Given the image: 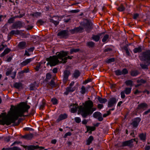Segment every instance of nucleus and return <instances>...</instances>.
<instances>
[{
  "instance_id": "obj_1",
  "label": "nucleus",
  "mask_w": 150,
  "mask_h": 150,
  "mask_svg": "<svg viewBox=\"0 0 150 150\" xmlns=\"http://www.w3.org/2000/svg\"><path fill=\"white\" fill-rule=\"evenodd\" d=\"M30 108L29 106L24 103L17 106L11 107L7 115L6 113H2L0 115V125H8L14 123L19 117L24 116V113L27 112Z\"/></svg>"
},
{
  "instance_id": "obj_2",
  "label": "nucleus",
  "mask_w": 150,
  "mask_h": 150,
  "mask_svg": "<svg viewBox=\"0 0 150 150\" xmlns=\"http://www.w3.org/2000/svg\"><path fill=\"white\" fill-rule=\"evenodd\" d=\"M73 105L74 107L71 109V112L74 113L77 110L78 113L84 117L88 115L91 114L93 112L96 110V108H92L93 103V102L90 100L87 101L84 103H83V107L80 106L79 107L76 104Z\"/></svg>"
},
{
  "instance_id": "obj_3",
  "label": "nucleus",
  "mask_w": 150,
  "mask_h": 150,
  "mask_svg": "<svg viewBox=\"0 0 150 150\" xmlns=\"http://www.w3.org/2000/svg\"><path fill=\"white\" fill-rule=\"evenodd\" d=\"M67 54V52L62 51L60 52H57L56 55L46 58V60L48 62L47 64L50 65L52 67L55 66L58 63H65L68 59H72V57L68 56L66 57Z\"/></svg>"
},
{
  "instance_id": "obj_4",
  "label": "nucleus",
  "mask_w": 150,
  "mask_h": 150,
  "mask_svg": "<svg viewBox=\"0 0 150 150\" xmlns=\"http://www.w3.org/2000/svg\"><path fill=\"white\" fill-rule=\"evenodd\" d=\"M86 23L83 25V27H79L76 28L75 30L77 32H81L83 29H85L86 31L88 32L89 30L92 28V24L87 20H86Z\"/></svg>"
},
{
  "instance_id": "obj_5",
  "label": "nucleus",
  "mask_w": 150,
  "mask_h": 150,
  "mask_svg": "<svg viewBox=\"0 0 150 150\" xmlns=\"http://www.w3.org/2000/svg\"><path fill=\"white\" fill-rule=\"evenodd\" d=\"M140 59L150 63V51H147L141 54L139 56Z\"/></svg>"
},
{
  "instance_id": "obj_6",
  "label": "nucleus",
  "mask_w": 150,
  "mask_h": 150,
  "mask_svg": "<svg viewBox=\"0 0 150 150\" xmlns=\"http://www.w3.org/2000/svg\"><path fill=\"white\" fill-rule=\"evenodd\" d=\"M117 102L115 98H114L110 99L108 103V107H110L114 106Z\"/></svg>"
},
{
  "instance_id": "obj_7",
  "label": "nucleus",
  "mask_w": 150,
  "mask_h": 150,
  "mask_svg": "<svg viewBox=\"0 0 150 150\" xmlns=\"http://www.w3.org/2000/svg\"><path fill=\"white\" fill-rule=\"evenodd\" d=\"M128 73L127 70L125 69H123L122 71L120 70H117L115 71V73L117 75H121L126 74Z\"/></svg>"
},
{
  "instance_id": "obj_8",
  "label": "nucleus",
  "mask_w": 150,
  "mask_h": 150,
  "mask_svg": "<svg viewBox=\"0 0 150 150\" xmlns=\"http://www.w3.org/2000/svg\"><path fill=\"white\" fill-rule=\"evenodd\" d=\"M70 74V73L69 71L66 70L64 71V76L63 80L64 83H66L67 81L68 77Z\"/></svg>"
},
{
  "instance_id": "obj_9",
  "label": "nucleus",
  "mask_w": 150,
  "mask_h": 150,
  "mask_svg": "<svg viewBox=\"0 0 150 150\" xmlns=\"http://www.w3.org/2000/svg\"><path fill=\"white\" fill-rule=\"evenodd\" d=\"M57 35L61 38H65L67 36L68 31L66 30L61 31L58 33Z\"/></svg>"
},
{
  "instance_id": "obj_10",
  "label": "nucleus",
  "mask_w": 150,
  "mask_h": 150,
  "mask_svg": "<svg viewBox=\"0 0 150 150\" xmlns=\"http://www.w3.org/2000/svg\"><path fill=\"white\" fill-rule=\"evenodd\" d=\"M147 107L148 105L146 103H141L138 105L137 109L139 110H142Z\"/></svg>"
},
{
  "instance_id": "obj_11",
  "label": "nucleus",
  "mask_w": 150,
  "mask_h": 150,
  "mask_svg": "<svg viewBox=\"0 0 150 150\" xmlns=\"http://www.w3.org/2000/svg\"><path fill=\"white\" fill-rule=\"evenodd\" d=\"M75 90V87H71L69 86L67 88L66 91L64 93L66 95H67L69 92H73Z\"/></svg>"
},
{
  "instance_id": "obj_12",
  "label": "nucleus",
  "mask_w": 150,
  "mask_h": 150,
  "mask_svg": "<svg viewBox=\"0 0 150 150\" xmlns=\"http://www.w3.org/2000/svg\"><path fill=\"white\" fill-rule=\"evenodd\" d=\"M140 119L139 118L134 119L132 123V125L134 127H137L140 121Z\"/></svg>"
},
{
  "instance_id": "obj_13",
  "label": "nucleus",
  "mask_w": 150,
  "mask_h": 150,
  "mask_svg": "<svg viewBox=\"0 0 150 150\" xmlns=\"http://www.w3.org/2000/svg\"><path fill=\"white\" fill-rule=\"evenodd\" d=\"M67 115L65 113L62 114L59 116L57 120L58 122L66 119L67 117Z\"/></svg>"
},
{
  "instance_id": "obj_14",
  "label": "nucleus",
  "mask_w": 150,
  "mask_h": 150,
  "mask_svg": "<svg viewBox=\"0 0 150 150\" xmlns=\"http://www.w3.org/2000/svg\"><path fill=\"white\" fill-rule=\"evenodd\" d=\"M134 141V139H132L130 140L125 142L123 143V145L124 146H131L132 143Z\"/></svg>"
},
{
  "instance_id": "obj_15",
  "label": "nucleus",
  "mask_w": 150,
  "mask_h": 150,
  "mask_svg": "<svg viewBox=\"0 0 150 150\" xmlns=\"http://www.w3.org/2000/svg\"><path fill=\"white\" fill-rule=\"evenodd\" d=\"M18 47L21 49H23L26 47V43L24 41L21 42L18 45Z\"/></svg>"
},
{
  "instance_id": "obj_16",
  "label": "nucleus",
  "mask_w": 150,
  "mask_h": 150,
  "mask_svg": "<svg viewBox=\"0 0 150 150\" xmlns=\"http://www.w3.org/2000/svg\"><path fill=\"white\" fill-rule=\"evenodd\" d=\"M33 59V58L28 59L22 62L21 64L23 66H24L31 62Z\"/></svg>"
},
{
  "instance_id": "obj_17",
  "label": "nucleus",
  "mask_w": 150,
  "mask_h": 150,
  "mask_svg": "<svg viewBox=\"0 0 150 150\" xmlns=\"http://www.w3.org/2000/svg\"><path fill=\"white\" fill-rule=\"evenodd\" d=\"M21 33V31L19 30H12L10 33L11 35H17Z\"/></svg>"
},
{
  "instance_id": "obj_18",
  "label": "nucleus",
  "mask_w": 150,
  "mask_h": 150,
  "mask_svg": "<svg viewBox=\"0 0 150 150\" xmlns=\"http://www.w3.org/2000/svg\"><path fill=\"white\" fill-rule=\"evenodd\" d=\"M142 51V47L139 46L135 48L133 50V52L134 53H137L141 52Z\"/></svg>"
},
{
  "instance_id": "obj_19",
  "label": "nucleus",
  "mask_w": 150,
  "mask_h": 150,
  "mask_svg": "<svg viewBox=\"0 0 150 150\" xmlns=\"http://www.w3.org/2000/svg\"><path fill=\"white\" fill-rule=\"evenodd\" d=\"M93 140V138L92 136H90L86 141V144L89 145Z\"/></svg>"
},
{
  "instance_id": "obj_20",
  "label": "nucleus",
  "mask_w": 150,
  "mask_h": 150,
  "mask_svg": "<svg viewBox=\"0 0 150 150\" xmlns=\"http://www.w3.org/2000/svg\"><path fill=\"white\" fill-rule=\"evenodd\" d=\"M14 86L17 88H19L22 87V84L21 83H16L14 84Z\"/></svg>"
},
{
  "instance_id": "obj_21",
  "label": "nucleus",
  "mask_w": 150,
  "mask_h": 150,
  "mask_svg": "<svg viewBox=\"0 0 150 150\" xmlns=\"http://www.w3.org/2000/svg\"><path fill=\"white\" fill-rule=\"evenodd\" d=\"M86 128H87V132L90 131L91 132V131H94L95 129L94 127H90L89 126H86Z\"/></svg>"
},
{
  "instance_id": "obj_22",
  "label": "nucleus",
  "mask_w": 150,
  "mask_h": 150,
  "mask_svg": "<svg viewBox=\"0 0 150 150\" xmlns=\"http://www.w3.org/2000/svg\"><path fill=\"white\" fill-rule=\"evenodd\" d=\"M80 73L79 71L78 70H76L74 72L73 75V76L76 78H77L80 75Z\"/></svg>"
},
{
  "instance_id": "obj_23",
  "label": "nucleus",
  "mask_w": 150,
  "mask_h": 150,
  "mask_svg": "<svg viewBox=\"0 0 150 150\" xmlns=\"http://www.w3.org/2000/svg\"><path fill=\"white\" fill-rule=\"evenodd\" d=\"M38 146H30L27 147V149L28 150H33L38 148Z\"/></svg>"
},
{
  "instance_id": "obj_24",
  "label": "nucleus",
  "mask_w": 150,
  "mask_h": 150,
  "mask_svg": "<svg viewBox=\"0 0 150 150\" xmlns=\"http://www.w3.org/2000/svg\"><path fill=\"white\" fill-rule=\"evenodd\" d=\"M92 38L95 41L97 42L100 39V35H93L92 36Z\"/></svg>"
},
{
  "instance_id": "obj_25",
  "label": "nucleus",
  "mask_w": 150,
  "mask_h": 150,
  "mask_svg": "<svg viewBox=\"0 0 150 150\" xmlns=\"http://www.w3.org/2000/svg\"><path fill=\"white\" fill-rule=\"evenodd\" d=\"M98 100L101 103H105L107 101V100L105 98H103L100 97L98 98Z\"/></svg>"
},
{
  "instance_id": "obj_26",
  "label": "nucleus",
  "mask_w": 150,
  "mask_h": 150,
  "mask_svg": "<svg viewBox=\"0 0 150 150\" xmlns=\"http://www.w3.org/2000/svg\"><path fill=\"white\" fill-rule=\"evenodd\" d=\"M33 137V135L32 134H27L24 136L23 137L27 139H32Z\"/></svg>"
},
{
  "instance_id": "obj_27",
  "label": "nucleus",
  "mask_w": 150,
  "mask_h": 150,
  "mask_svg": "<svg viewBox=\"0 0 150 150\" xmlns=\"http://www.w3.org/2000/svg\"><path fill=\"white\" fill-rule=\"evenodd\" d=\"M125 83L126 85L127 86H132L133 85V81L131 80H128L126 81Z\"/></svg>"
},
{
  "instance_id": "obj_28",
  "label": "nucleus",
  "mask_w": 150,
  "mask_h": 150,
  "mask_svg": "<svg viewBox=\"0 0 150 150\" xmlns=\"http://www.w3.org/2000/svg\"><path fill=\"white\" fill-rule=\"evenodd\" d=\"M131 90V88H125V92L126 94H128L130 93Z\"/></svg>"
},
{
  "instance_id": "obj_29",
  "label": "nucleus",
  "mask_w": 150,
  "mask_h": 150,
  "mask_svg": "<svg viewBox=\"0 0 150 150\" xmlns=\"http://www.w3.org/2000/svg\"><path fill=\"white\" fill-rule=\"evenodd\" d=\"M139 137L142 140L144 141L146 139V135L143 134H141Z\"/></svg>"
},
{
  "instance_id": "obj_30",
  "label": "nucleus",
  "mask_w": 150,
  "mask_h": 150,
  "mask_svg": "<svg viewBox=\"0 0 150 150\" xmlns=\"http://www.w3.org/2000/svg\"><path fill=\"white\" fill-rule=\"evenodd\" d=\"M10 51V49L7 48L4 51V52L1 54V56H3L4 55L8 53Z\"/></svg>"
},
{
  "instance_id": "obj_31",
  "label": "nucleus",
  "mask_w": 150,
  "mask_h": 150,
  "mask_svg": "<svg viewBox=\"0 0 150 150\" xmlns=\"http://www.w3.org/2000/svg\"><path fill=\"white\" fill-rule=\"evenodd\" d=\"M94 117H98L99 116H101V114L98 112H96L93 114Z\"/></svg>"
},
{
  "instance_id": "obj_32",
  "label": "nucleus",
  "mask_w": 150,
  "mask_h": 150,
  "mask_svg": "<svg viewBox=\"0 0 150 150\" xmlns=\"http://www.w3.org/2000/svg\"><path fill=\"white\" fill-rule=\"evenodd\" d=\"M138 74V72L137 71H133L131 72V75L133 76H136Z\"/></svg>"
},
{
  "instance_id": "obj_33",
  "label": "nucleus",
  "mask_w": 150,
  "mask_h": 150,
  "mask_svg": "<svg viewBox=\"0 0 150 150\" xmlns=\"http://www.w3.org/2000/svg\"><path fill=\"white\" fill-rule=\"evenodd\" d=\"M109 38V36L108 35H105L102 39V41L103 42H105Z\"/></svg>"
},
{
  "instance_id": "obj_34",
  "label": "nucleus",
  "mask_w": 150,
  "mask_h": 150,
  "mask_svg": "<svg viewBox=\"0 0 150 150\" xmlns=\"http://www.w3.org/2000/svg\"><path fill=\"white\" fill-rule=\"evenodd\" d=\"M51 22L53 23L56 25H57L59 23V21L58 20L55 21L54 19H51Z\"/></svg>"
},
{
  "instance_id": "obj_35",
  "label": "nucleus",
  "mask_w": 150,
  "mask_h": 150,
  "mask_svg": "<svg viewBox=\"0 0 150 150\" xmlns=\"http://www.w3.org/2000/svg\"><path fill=\"white\" fill-rule=\"evenodd\" d=\"M86 91V90L85 87L83 86H82L80 91L81 93L82 94H84L85 93Z\"/></svg>"
},
{
  "instance_id": "obj_36",
  "label": "nucleus",
  "mask_w": 150,
  "mask_h": 150,
  "mask_svg": "<svg viewBox=\"0 0 150 150\" xmlns=\"http://www.w3.org/2000/svg\"><path fill=\"white\" fill-rule=\"evenodd\" d=\"M74 119L76 123H79L81 122V120L79 117H76Z\"/></svg>"
},
{
  "instance_id": "obj_37",
  "label": "nucleus",
  "mask_w": 150,
  "mask_h": 150,
  "mask_svg": "<svg viewBox=\"0 0 150 150\" xmlns=\"http://www.w3.org/2000/svg\"><path fill=\"white\" fill-rule=\"evenodd\" d=\"M125 8L122 5H121L118 8V11H124L125 10Z\"/></svg>"
},
{
  "instance_id": "obj_38",
  "label": "nucleus",
  "mask_w": 150,
  "mask_h": 150,
  "mask_svg": "<svg viewBox=\"0 0 150 150\" xmlns=\"http://www.w3.org/2000/svg\"><path fill=\"white\" fill-rule=\"evenodd\" d=\"M51 101L53 104H56L57 103V100L56 98H52Z\"/></svg>"
},
{
  "instance_id": "obj_39",
  "label": "nucleus",
  "mask_w": 150,
  "mask_h": 150,
  "mask_svg": "<svg viewBox=\"0 0 150 150\" xmlns=\"http://www.w3.org/2000/svg\"><path fill=\"white\" fill-rule=\"evenodd\" d=\"M9 150H21V149L18 147H14L9 149Z\"/></svg>"
},
{
  "instance_id": "obj_40",
  "label": "nucleus",
  "mask_w": 150,
  "mask_h": 150,
  "mask_svg": "<svg viewBox=\"0 0 150 150\" xmlns=\"http://www.w3.org/2000/svg\"><path fill=\"white\" fill-rule=\"evenodd\" d=\"M94 43L93 42H90L87 43V45L91 47H92L94 45Z\"/></svg>"
},
{
  "instance_id": "obj_41",
  "label": "nucleus",
  "mask_w": 150,
  "mask_h": 150,
  "mask_svg": "<svg viewBox=\"0 0 150 150\" xmlns=\"http://www.w3.org/2000/svg\"><path fill=\"white\" fill-rule=\"evenodd\" d=\"M36 88V86L34 84H31L30 85V89L31 90H34Z\"/></svg>"
},
{
  "instance_id": "obj_42",
  "label": "nucleus",
  "mask_w": 150,
  "mask_h": 150,
  "mask_svg": "<svg viewBox=\"0 0 150 150\" xmlns=\"http://www.w3.org/2000/svg\"><path fill=\"white\" fill-rule=\"evenodd\" d=\"M79 50L78 49H72L71 50L70 53L72 54L73 52H76L78 51Z\"/></svg>"
},
{
  "instance_id": "obj_43",
  "label": "nucleus",
  "mask_w": 150,
  "mask_h": 150,
  "mask_svg": "<svg viewBox=\"0 0 150 150\" xmlns=\"http://www.w3.org/2000/svg\"><path fill=\"white\" fill-rule=\"evenodd\" d=\"M40 13L39 12H36L34 13L33 14V16L35 17H37L40 16Z\"/></svg>"
},
{
  "instance_id": "obj_44",
  "label": "nucleus",
  "mask_w": 150,
  "mask_h": 150,
  "mask_svg": "<svg viewBox=\"0 0 150 150\" xmlns=\"http://www.w3.org/2000/svg\"><path fill=\"white\" fill-rule=\"evenodd\" d=\"M110 114V111H108L107 112V113L104 114L103 115V117H105L109 115Z\"/></svg>"
},
{
  "instance_id": "obj_45",
  "label": "nucleus",
  "mask_w": 150,
  "mask_h": 150,
  "mask_svg": "<svg viewBox=\"0 0 150 150\" xmlns=\"http://www.w3.org/2000/svg\"><path fill=\"white\" fill-rule=\"evenodd\" d=\"M121 96L122 98H124L125 97V93L124 92H122L121 93Z\"/></svg>"
},
{
  "instance_id": "obj_46",
  "label": "nucleus",
  "mask_w": 150,
  "mask_h": 150,
  "mask_svg": "<svg viewBox=\"0 0 150 150\" xmlns=\"http://www.w3.org/2000/svg\"><path fill=\"white\" fill-rule=\"evenodd\" d=\"M71 135V133L70 132H68L66 133L64 135V137L66 138L68 136H70Z\"/></svg>"
},
{
  "instance_id": "obj_47",
  "label": "nucleus",
  "mask_w": 150,
  "mask_h": 150,
  "mask_svg": "<svg viewBox=\"0 0 150 150\" xmlns=\"http://www.w3.org/2000/svg\"><path fill=\"white\" fill-rule=\"evenodd\" d=\"M114 58H110L108 60L107 62H108V63H109V62H113L114 61Z\"/></svg>"
},
{
  "instance_id": "obj_48",
  "label": "nucleus",
  "mask_w": 150,
  "mask_h": 150,
  "mask_svg": "<svg viewBox=\"0 0 150 150\" xmlns=\"http://www.w3.org/2000/svg\"><path fill=\"white\" fill-rule=\"evenodd\" d=\"M13 18H10L8 21V22L9 23H13Z\"/></svg>"
},
{
  "instance_id": "obj_49",
  "label": "nucleus",
  "mask_w": 150,
  "mask_h": 150,
  "mask_svg": "<svg viewBox=\"0 0 150 150\" xmlns=\"http://www.w3.org/2000/svg\"><path fill=\"white\" fill-rule=\"evenodd\" d=\"M46 77L47 79H50L51 78V75L50 74L48 73V74H47Z\"/></svg>"
},
{
  "instance_id": "obj_50",
  "label": "nucleus",
  "mask_w": 150,
  "mask_h": 150,
  "mask_svg": "<svg viewBox=\"0 0 150 150\" xmlns=\"http://www.w3.org/2000/svg\"><path fill=\"white\" fill-rule=\"evenodd\" d=\"M140 66L143 69H146L147 67V66L146 65L143 64H141Z\"/></svg>"
},
{
  "instance_id": "obj_51",
  "label": "nucleus",
  "mask_w": 150,
  "mask_h": 150,
  "mask_svg": "<svg viewBox=\"0 0 150 150\" xmlns=\"http://www.w3.org/2000/svg\"><path fill=\"white\" fill-rule=\"evenodd\" d=\"M6 16H3V15H0V22L2 20V18H4L6 17Z\"/></svg>"
},
{
  "instance_id": "obj_52",
  "label": "nucleus",
  "mask_w": 150,
  "mask_h": 150,
  "mask_svg": "<svg viewBox=\"0 0 150 150\" xmlns=\"http://www.w3.org/2000/svg\"><path fill=\"white\" fill-rule=\"evenodd\" d=\"M88 122V121L86 120H84L82 121V123L83 124L85 125L87 124Z\"/></svg>"
},
{
  "instance_id": "obj_53",
  "label": "nucleus",
  "mask_w": 150,
  "mask_h": 150,
  "mask_svg": "<svg viewBox=\"0 0 150 150\" xmlns=\"http://www.w3.org/2000/svg\"><path fill=\"white\" fill-rule=\"evenodd\" d=\"M25 55H27V56H29L30 55V54L28 52L27 50H25V53L24 54Z\"/></svg>"
},
{
  "instance_id": "obj_54",
  "label": "nucleus",
  "mask_w": 150,
  "mask_h": 150,
  "mask_svg": "<svg viewBox=\"0 0 150 150\" xmlns=\"http://www.w3.org/2000/svg\"><path fill=\"white\" fill-rule=\"evenodd\" d=\"M57 68H54L52 70L53 72L54 73H55L57 72Z\"/></svg>"
},
{
  "instance_id": "obj_55",
  "label": "nucleus",
  "mask_w": 150,
  "mask_h": 150,
  "mask_svg": "<svg viewBox=\"0 0 150 150\" xmlns=\"http://www.w3.org/2000/svg\"><path fill=\"white\" fill-rule=\"evenodd\" d=\"M139 15L138 14H135L134 15L133 18L134 19H136L138 16Z\"/></svg>"
},
{
  "instance_id": "obj_56",
  "label": "nucleus",
  "mask_w": 150,
  "mask_h": 150,
  "mask_svg": "<svg viewBox=\"0 0 150 150\" xmlns=\"http://www.w3.org/2000/svg\"><path fill=\"white\" fill-rule=\"evenodd\" d=\"M98 108L101 109L103 107V105L101 104H99L98 105Z\"/></svg>"
},
{
  "instance_id": "obj_57",
  "label": "nucleus",
  "mask_w": 150,
  "mask_h": 150,
  "mask_svg": "<svg viewBox=\"0 0 150 150\" xmlns=\"http://www.w3.org/2000/svg\"><path fill=\"white\" fill-rule=\"evenodd\" d=\"M50 84L52 86H53L54 85V83L53 80H52L50 82Z\"/></svg>"
},
{
  "instance_id": "obj_58",
  "label": "nucleus",
  "mask_w": 150,
  "mask_h": 150,
  "mask_svg": "<svg viewBox=\"0 0 150 150\" xmlns=\"http://www.w3.org/2000/svg\"><path fill=\"white\" fill-rule=\"evenodd\" d=\"M74 84V81H72L69 84V86L73 87V86Z\"/></svg>"
},
{
  "instance_id": "obj_59",
  "label": "nucleus",
  "mask_w": 150,
  "mask_h": 150,
  "mask_svg": "<svg viewBox=\"0 0 150 150\" xmlns=\"http://www.w3.org/2000/svg\"><path fill=\"white\" fill-rule=\"evenodd\" d=\"M79 11V10H74L71 11V12L73 13H77Z\"/></svg>"
},
{
  "instance_id": "obj_60",
  "label": "nucleus",
  "mask_w": 150,
  "mask_h": 150,
  "mask_svg": "<svg viewBox=\"0 0 150 150\" xmlns=\"http://www.w3.org/2000/svg\"><path fill=\"white\" fill-rule=\"evenodd\" d=\"M40 65L39 64L35 68V69L36 70L38 71L39 69L40 68Z\"/></svg>"
},
{
  "instance_id": "obj_61",
  "label": "nucleus",
  "mask_w": 150,
  "mask_h": 150,
  "mask_svg": "<svg viewBox=\"0 0 150 150\" xmlns=\"http://www.w3.org/2000/svg\"><path fill=\"white\" fill-rule=\"evenodd\" d=\"M98 120L100 121H101L103 120V118H102V117H101L100 116H99L98 117Z\"/></svg>"
},
{
  "instance_id": "obj_62",
  "label": "nucleus",
  "mask_w": 150,
  "mask_h": 150,
  "mask_svg": "<svg viewBox=\"0 0 150 150\" xmlns=\"http://www.w3.org/2000/svg\"><path fill=\"white\" fill-rule=\"evenodd\" d=\"M150 112V110L149 109L148 110L145 112H144V115H146V114H147L148 113Z\"/></svg>"
},
{
  "instance_id": "obj_63",
  "label": "nucleus",
  "mask_w": 150,
  "mask_h": 150,
  "mask_svg": "<svg viewBox=\"0 0 150 150\" xmlns=\"http://www.w3.org/2000/svg\"><path fill=\"white\" fill-rule=\"evenodd\" d=\"M122 101H120L117 104V106H120V105L122 103Z\"/></svg>"
},
{
  "instance_id": "obj_64",
  "label": "nucleus",
  "mask_w": 150,
  "mask_h": 150,
  "mask_svg": "<svg viewBox=\"0 0 150 150\" xmlns=\"http://www.w3.org/2000/svg\"><path fill=\"white\" fill-rule=\"evenodd\" d=\"M150 149V147L149 146H147L145 147V150H149Z\"/></svg>"
}]
</instances>
